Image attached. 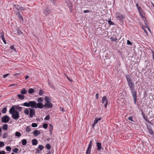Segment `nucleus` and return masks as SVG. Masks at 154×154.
<instances>
[{"instance_id": "8", "label": "nucleus", "mask_w": 154, "mask_h": 154, "mask_svg": "<svg viewBox=\"0 0 154 154\" xmlns=\"http://www.w3.org/2000/svg\"><path fill=\"white\" fill-rule=\"evenodd\" d=\"M116 17L118 19V20L120 21H122L124 18H125L124 17L122 14L119 13H116Z\"/></svg>"}, {"instance_id": "21", "label": "nucleus", "mask_w": 154, "mask_h": 154, "mask_svg": "<svg viewBox=\"0 0 154 154\" xmlns=\"http://www.w3.org/2000/svg\"><path fill=\"white\" fill-rule=\"evenodd\" d=\"M27 91L25 88L23 89L20 91L21 93L22 94H26L27 93Z\"/></svg>"}, {"instance_id": "18", "label": "nucleus", "mask_w": 154, "mask_h": 154, "mask_svg": "<svg viewBox=\"0 0 154 154\" xmlns=\"http://www.w3.org/2000/svg\"><path fill=\"white\" fill-rule=\"evenodd\" d=\"M2 129L5 130H7L8 128V125L6 124H4L2 126Z\"/></svg>"}, {"instance_id": "10", "label": "nucleus", "mask_w": 154, "mask_h": 154, "mask_svg": "<svg viewBox=\"0 0 154 154\" xmlns=\"http://www.w3.org/2000/svg\"><path fill=\"white\" fill-rule=\"evenodd\" d=\"M43 107L46 108H50L53 107V105L50 102L46 103L44 105L43 104Z\"/></svg>"}, {"instance_id": "16", "label": "nucleus", "mask_w": 154, "mask_h": 154, "mask_svg": "<svg viewBox=\"0 0 154 154\" xmlns=\"http://www.w3.org/2000/svg\"><path fill=\"white\" fill-rule=\"evenodd\" d=\"M32 144L33 145H36L38 143L37 140L36 139H34L32 140Z\"/></svg>"}, {"instance_id": "41", "label": "nucleus", "mask_w": 154, "mask_h": 154, "mask_svg": "<svg viewBox=\"0 0 154 154\" xmlns=\"http://www.w3.org/2000/svg\"><path fill=\"white\" fill-rule=\"evenodd\" d=\"M0 36L1 38H2V37H4V33L3 31H2V32H1L0 33Z\"/></svg>"}, {"instance_id": "25", "label": "nucleus", "mask_w": 154, "mask_h": 154, "mask_svg": "<svg viewBox=\"0 0 154 154\" xmlns=\"http://www.w3.org/2000/svg\"><path fill=\"white\" fill-rule=\"evenodd\" d=\"M34 92V90L32 88H30L28 91V93L30 94H32Z\"/></svg>"}, {"instance_id": "53", "label": "nucleus", "mask_w": 154, "mask_h": 154, "mask_svg": "<svg viewBox=\"0 0 154 154\" xmlns=\"http://www.w3.org/2000/svg\"><path fill=\"white\" fill-rule=\"evenodd\" d=\"M90 11L88 10H86L84 11L83 12L84 13H89V12Z\"/></svg>"}, {"instance_id": "31", "label": "nucleus", "mask_w": 154, "mask_h": 154, "mask_svg": "<svg viewBox=\"0 0 154 154\" xmlns=\"http://www.w3.org/2000/svg\"><path fill=\"white\" fill-rule=\"evenodd\" d=\"M38 148L39 149L40 151H41L43 149L44 147L42 145H40L38 146Z\"/></svg>"}, {"instance_id": "64", "label": "nucleus", "mask_w": 154, "mask_h": 154, "mask_svg": "<svg viewBox=\"0 0 154 154\" xmlns=\"http://www.w3.org/2000/svg\"><path fill=\"white\" fill-rule=\"evenodd\" d=\"M67 78L70 81V79L68 77H67Z\"/></svg>"}, {"instance_id": "11", "label": "nucleus", "mask_w": 154, "mask_h": 154, "mask_svg": "<svg viewBox=\"0 0 154 154\" xmlns=\"http://www.w3.org/2000/svg\"><path fill=\"white\" fill-rule=\"evenodd\" d=\"M147 128L149 131V134L152 135L154 134V132L153 131L152 128L150 126H147Z\"/></svg>"}, {"instance_id": "13", "label": "nucleus", "mask_w": 154, "mask_h": 154, "mask_svg": "<svg viewBox=\"0 0 154 154\" xmlns=\"http://www.w3.org/2000/svg\"><path fill=\"white\" fill-rule=\"evenodd\" d=\"M33 133L34 135L36 137L39 134L41 133V132L38 130H36L34 131Z\"/></svg>"}, {"instance_id": "24", "label": "nucleus", "mask_w": 154, "mask_h": 154, "mask_svg": "<svg viewBox=\"0 0 154 154\" xmlns=\"http://www.w3.org/2000/svg\"><path fill=\"white\" fill-rule=\"evenodd\" d=\"M43 100V97H40L38 98L37 99V101L38 102V103H42V102Z\"/></svg>"}, {"instance_id": "52", "label": "nucleus", "mask_w": 154, "mask_h": 154, "mask_svg": "<svg viewBox=\"0 0 154 154\" xmlns=\"http://www.w3.org/2000/svg\"><path fill=\"white\" fill-rule=\"evenodd\" d=\"M0 154H5V152L4 151H0Z\"/></svg>"}, {"instance_id": "6", "label": "nucleus", "mask_w": 154, "mask_h": 154, "mask_svg": "<svg viewBox=\"0 0 154 154\" xmlns=\"http://www.w3.org/2000/svg\"><path fill=\"white\" fill-rule=\"evenodd\" d=\"M29 109L30 110L29 116L30 118H32L35 114V110L31 108H29Z\"/></svg>"}, {"instance_id": "22", "label": "nucleus", "mask_w": 154, "mask_h": 154, "mask_svg": "<svg viewBox=\"0 0 154 154\" xmlns=\"http://www.w3.org/2000/svg\"><path fill=\"white\" fill-rule=\"evenodd\" d=\"M15 106V109H16L17 110L19 111H20L21 110V109H22V107L20 106Z\"/></svg>"}, {"instance_id": "17", "label": "nucleus", "mask_w": 154, "mask_h": 154, "mask_svg": "<svg viewBox=\"0 0 154 154\" xmlns=\"http://www.w3.org/2000/svg\"><path fill=\"white\" fill-rule=\"evenodd\" d=\"M17 96L18 97V98L20 100H22L24 99V97L23 95L22 94H18Z\"/></svg>"}, {"instance_id": "57", "label": "nucleus", "mask_w": 154, "mask_h": 154, "mask_svg": "<svg viewBox=\"0 0 154 154\" xmlns=\"http://www.w3.org/2000/svg\"><path fill=\"white\" fill-rule=\"evenodd\" d=\"M16 85V84H13L12 85H11L10 86H15Z\"/></svg>"}, {"instance_id": "23", "label": "nucleus", "mask_w": 154, "mask_h": 154, "mask_svg": "<svg viewBox=\"0 0 154 154\" xmlns=\"http://www.w3.org/2000/svg\"><path fill=\"white\" fill-rule=\"evenodd\" d=\"M22 143L23 145H25L27 143V140L25 139H23L21 140Z\"/></svg>"}, {"instance_id": "29", "label": "nucleus", "mask_w": 154, "mask_h": 154, "mask_svg": "<svg viewBox=\"0 0 154 154\" xmlns=\"http://www.w3.org/2000/svg\"><path fill=\"white\" fill-rule=\"evenodd\" d=\"M8 134L7 132H6L4 134L3 136V138H5L8 137Z\"/></svg>"}, {"instance_id": "49", "label": "nucleus", "mask_w": 154, "mask_h": 154, "mask_svg": "<svg viewBox=\"0 0 154 154\" xmlns=\"http://www.w3.org/2000/svg\"><path fill=\"white\" fill-rule=\"evenodd\" d=\"M137 9H138V10L140 13V14H141V7H138V8H137Z\"/></svg>"}, {"instance_id": "36", "label": "nucleus", "mask_w": 154, "mask_h": 154, "mask_svg": "<svg viewBox=\"0 0 154 154\" xmlns=\"http://www.w3.org/2000/svg\"><path fill=\"white\" fill-rule=\"evenodd\" d=\"M91 149H87L86 152V154H90L91 153Z\"/></svg>"}, {"instance_id": "42", "label": "nucleus", "mask_w": 154, "mask_h": 154, "mask_svg": "<svg viewBox=\"0 0 154 154\" xmlns=\"http://www.w3.org/2000/svg\"><path fill=\"white\" fill-rule=\"evenodd\" d=\"M43 94V91L42 90H40L39 92V95H42Z\"/></svg>"}, {"instance_id": "48", "label": "nucleus", "mask_w": 154, "mask_h": 154, "mask_svg": "<svg viewBox=\"0 0 154 154\" xmlns=\"http://www.w3.org/2000/svg\"><path fill=\"white\" fill-rule=\"evenodd\" d=\"M110 39L112 40L113 41H116L117 38H113L112 37H111Z\"/></svg>"}, {"instance_id": "38", "label": "nucleus", "mask_w": 154, "mask_h": 154, "mask_svg": "<svg viewBox=\"0 0 154 154\" xmlns=\"http://www.w3.org/2000/svg\"><path fill=\"white\" fill-rule=\"evenodd\" d=\"M5 145L4 143L3 142L0 141V147H2Z\"/></svg>"}, {"instance_id": "15", "label": "nucleus", "mask_w": 154, "mask_h": 154, "mask_svg": "<svg viewBox=\"0 0 154 154\" xmlns=\"http://www.w3.org/2000/svg\"><path fill=\"white\" fill-rule=\"evenodd\" d=\"M20 105L22 106L29 107V101L28 102L24 103L23 104H21Z\"/></svg>"}, {"instance_id": "50", "label": "nucleus", "mask_w": 154, "mask_h": 154, "mask_svg": "<svg viewBox=\"0 0 154 154\" xmlns=\"http://www.w3.org/2000/svg\"><path fill=\"white\" fill-rule=\"evenodd\" d=\"M9 73H7V74L4 75H3V77L4 78H6L9 75Z\"/></svg>"}, {"instance_id": "43", "label": "nucleus", "mask_w": 154, "mask_h": 154, "mask_svg": "<svg viewBox=\"0 0 154 154\" xmlns=\"http://www.w3.org/2000/svg\"><path fill=\"white\" fill-rule=\"evenodd\" d=\"M50 119V116L47 115L46 116L45 118V120H48Z\"/></svg>"}, {"instance_id": "61", "label": "nucleus", "mask_w": 154, "mask_h": 154, "mask_svg": "<svg viewBox=\"0 0 154 154\" xmlns=\"http://www.w3.org/2000/svg\"><path fill=\"white\" fill-rule=\"evenodd\" d=\"M96 124H94V123L92 125V127H93V128L94 127L95 125Z\"/></svg>"}, {"instance_id": "20", "label": "nucleus", "mask_w": 154, "mask_h": 154, "mask_svg": "<svg viewBox=\"0 0 154 154\" xmlns=\"http://www.w3.org/2000/svg\"><path fill=\"white\" fill-rule=\"evenodd\" d=\"M101 119V118H95L94 122V124H96L97 123L98 121L100 120Z\"/></svg>"}, {"instance_id": "28", "label": "nucleus", "mask_w": 154, "mask_h": 154, "mask_svg": "<svg viewBox=\"0 0 154 154\" xmlns=\"http://www.w3.org/2000/svg\"><path fill=\"white\" fill-rule=\"evenodd\" d=\"M15 135L16 136L18 137H20L21 136V133L19 132H16Z\"/></svg>"}, {"instance_id": "3", "label": "nucleus", "mask_w": 154, "mask_h": 154, "mask_svg": "<svg viewBox=\"0 0 154 154\" xmlns=\"http://www.w3.org/2000/svg\"><path fill=\"white\" fill-rule=\"evenodd\" d=\"M29 107L33 108H39L42 109L43 108V104L42 103H37L34 101H29Z\"/></svg>"}, {"instance_id": "14", "label": "nucleus", "mask_w": 154, "mask_h": 154, "mask_svg": "<svg viewBox=\"0 0 154 154\" xmlns=\"http://www.w3.org/2000/svg\"><path fill=\"white\" fill-rule=\"evenodd\" d=\"M17 15H18V17L19 19L21 20L22 21H23V18L20 14V13L19 12H18L17 13Z\"/></svg>"}, {"instance_id": "45", "label": "nucleus", "mask_w": 154, "mask_h": 154, "mask_svg": "<svg viewBox=\"0 0 154 154\" xmlns=\"http://www.w3.org/2000/svg\"><path fill=\"white\" fill-rule=\"evenodd\" d=\"M127 44L128 45H131L132 44V43L129 40H128L127 41Z\"/></svg>"}, {"instance_id": "26", "label": "nucleus", "mask_w": 154, "mask_h": 154, "mask_svg": "<svg viewBox=\"0 0 154 154\" xmlns=\"http://www.w3.org/2000/svg\"><path fill=\"white\" fill-rule=\"evenodd\" d=\"M24 113L26 115H28L29 114V109H28L27 108H26L24 110Z\"/></svg>"}, {"instance_id": "5", "label": "nucleus", "mask_w": 154, "mask_h": 154, "mask_svg": "<svg viewBox=\"0 0 154 154\" xmlns=\"http://www.w3.org/2000/svg\"><path fill=\"white\" fill-rule=\"evenodd\" d=\"M10 120V117L8 116L5 115L2 118V122L3 123L8 122Z\"/></svg>"}, {"instance_id": "34", "label": "nucleus", "mask_w": 154, "mask_h": 154, "mask_svg": "<svg viewBox=\"0 0 154 154\" xmlns=\"http://www.w3.org/2000/svg\"><path fill=\"white\" fill-rule=\"evenodd\" d=\"M18 150L19 149L17 148H14L12 150V151L16 153H17Z\"/></svg>"}, {"instance_id": "55", "label": "nucleus", "mask_w": 154, "mask_h": 154, "mask_svg": "<svg viewBox=\"0 0 154 154\" xmlns=\"http://www.w3.org/2000/svg\"><path fill=\"white\" fill-rule=\"evenodd\" d=\"M99 94L98 93L96 94V97L97 99H98V98Z\"/></svg>"}, {"instance_id": "4", "label": "nucleus", "mask_w": 154, "mask_h": 154, "mask_svg": "<svg viewBox=\"0 0 154 154\" xmlns=\"http://www.w3.org/2000/svg\"><path fill=\"white\" fill-rule=\"evenodd\" d=\"M51 9L48 7L45 9L43 11V14L46 16H47L48 14L51 13Z\"/></svg>"}, {"instance_id": "7", "label": "nucleus", "mask_w": 154, "mask_h": 154, "mask_svg": "<svg viewBox=\"0 0 154 154\" xmlns=\"http://www.w3.org/2000/svg\"><path fill=\"white\" fill-rule=\"evenodd\" d=\"M102 103L104 104V106L105 108L107 107L108 104V100L107 99L106 96H104L102 99Z\"/></svg>"}, {"instance_id": "51", "label": "nucleus", "mask_w": 154, "mask_h": 154, "mask_svg": "<svg viewBox=\"0 0 154 154\" xmlns=\"http://www.w3.org/2000/svg\"><path fill=\"white\" fill-rule=\"evenodd\" d=\"M128 119L129 120H130V121H133V116H130L128 118Z\"/></svg>"}, {"instance_id": "33", "label": "nucleus", "mask_w": 154, "mask_h": 154, "mask_svg": "<svg viewBox=\"0 0 154 154\" xmlns=\"http://www.w3.org/2000/svg\"><path fill=\"white\" fill-rule=\"evenodd\" d=\"M7 111V108L6 107H5L3 108V109L2 110V113H6V111Z\"/></svg>"}, {"instance_id": "27", "label": "nucleus", "mask_w": 154, "mask_h": 154, "mask_svg": "<svg viewBox=\"0 0 154 154\" xmlns=\"http://www.w3.org/2000/svg\"><path fill=\"white\" fill-rule=\"evenodd\" d=\"M92 141L91 140L90 142V143H89V144H88V146L87 149H91V146H92Z\"/></svg>"}, {"instance_id": "30", "label": "nucleus", "mask_w": 154, "mask_h": 154, "mask_svg": "<svg viewBox=\"0 0 154 154\" xmlns=\"http://www.w3.org/2000/svg\"><path fill=\"white\" fill-rule=\"evenodd\" d=\"M46 148L48 150L51 149V146L49 144H47L45 146Z\"/></svg>"}, {"instance_id": "35", "label": "nucleus", "mask_w": 154, "mask_h": 154, "mask_svg": "<svg viewBox=\"0 0 154 154\" xmlns=\"http://www.w3.org/2000/svg\"><path fill=\"white\" fill-rule=\"evenodd\" d=\"M11 149V147L9 146H7L6 148V150L8 151H10Z\"/></svg>"}, {"instance_id": "40", "label": "nucleus", "mask_w": 154, "mask_h": 154, "mask_svg": "<svg viewBox=\"0 0 154 154\" xmlns=\"http://www.w3.org/2000/svg\"><path fill=\"white\" fill-rule=\"evenodd\" d=\"M43 127L45 129H46L48 127V124H44L43 125Z\"/></svg>"}, {"instance_id": "59", "label": "nucleus", "mask_w": 154, "mask_h": 154, "mask_svg": "<svg viewBox=\"0 0 154 154\" xmlns=\"http://www.w3.org/2000/svg\"><path fill=\"white\" fill-rule=\"evenodd\" d=\"M136 7H137V8H138V7H140V6H139V5H138V3H137L136 4Z\"/></svg>"}, {"instance_id": "63", "label": "nucleus", "mask_w": 154, "mask_h": 154, "mask_svg": "<svg viewBox=\"0 0 154 154\" xmlns=\"http://www.w3.org/2000/svg\"><path fill=\"white\" fill-rule=\"evenodd\" d=\"M2 131V129L1 128H0V137H1V132Z\"/></svg>"}, {"instance_id": "62", "label": "nucleus", "mask_w": 154, "mask_h": 154, "mask_svg": "<svg viewBox=\"0 0 154 154\" xmlns=\"http://www.w3.org/2000/svg\"><path fill=\"white\" fill-rule=\"evenodd\" d=\"M29 77V76L28 75H26L25 76V79H27Z\"/></svg>"}, {"instance_id": "9", "label": "nucleus", "mask_w": 154, "mask_h": 154, "mask_svg": "<svg viewBox=\"0 0 154 154\" xmlns=\"http://www.w3.org/2000/svg\"><path fill=\"white\" fill-rule=\"evenodd\" d=\"M14 8L16 9L17 11H22L24 10L25 9L24 7L21 6H19V5H14Z\"/></svg>"}, {"instance_id": "56", "label": "nucleus", "mask_w": 154, "mask_h": 154, "mask_svg": "<svg viewBox=\"0 0 154 154\" xmlns=\"http://www.w3.org/2000/svg\"><path fill=\"white\" fill-rule=\"evenodd\" d=\"M19 74H20L19 73H17L16 74H14V76H16V77H17V76H19Z\"/></svg>"}, {"instance_id": "2", "label": "nucleus", "mask_w": 154, "mask_h": 154, "mask_svg": "<svg viewBox=\"0 0 154 154\" xmlns=\"http://www.w3.org/2000/svg\"><path fill=\"white\" fill-rule=\"evenodd\" d=\"M9 113L11 114L12 117L14 119L17 120L20 117L19 113L15 110V106H12L9 111Z\"/></svg>"}, {"instance_id": "47", "label": "nucleus", "mask_w": 154, "mask_h": 154, "mask_svg": "<svg viewBox=\"0 0 154 154\" xmlns=\"http://www.w3.org/2000/svg\"><path fill=\"white\" fill-rule=\"evenodd\" d=\"M10 48L11 49L13 50L14 51H16V48L14 47L13 45H11L10 47Z\"/></svg>"}, {"instance_id": "44", "label": "nucleus", "mask_w": 154, "mask_h": 154, "mask_svg": "<svg viewBox=\"0 0 154 154\" xmlns=\"http://www.w3.org/2000/svg\"><path fill=\"white\" fill-rule=\"evenodd\" d=\"M2 38H1L3 40L4 43L5 44H6V41H5V38H4V37H2Z\"/></svg>"}, {"instance_id": "39", "label": "nucleus", "mask_w": 154, "mask_h": 154, "mask_svg": "<svg viewBox=\"0 0 154 154\" xmlns=\"http://www.w3.org/2000/svg\"><path fill=\"white\" fill-rule=\"evenodd\" d=\"M37 124L35 123H32V127H36L37 126Z\"/></svg>"}, {"instance_id": "37", "label": "nucleus", "mask_w": 154, "mask_h": 154, "mask_svg": "<svg viewBox=\"0 0 154 154\" xmlns=\"http://www.w3.org/2000/svg\"><path fill=\"white\" fill-rule=\"evenodd\" d=\"M31 130V129L29 128V126L26 127V131L27 132H29Z\"/></svg>"}, {"instance_id": "32", "label": "nucleus", "mask_w": 154, "mask_h": 154, "mask_svg": "<svg viewBox=\"0 0 154 154\" xmlns=\"http://www.w3.org/2000/svg\"><path fill=\"white\" fill-rule=\"evenodd\" d=\"M17 35H19L22 34V32L20 30L18 29H17Z\"/></svg>"}, {"instance_id": "46", "label": "nucleus", "mask_w": 154, "mask_h": 154, "mask_svg": "<svg viewBox=\"0 0 154 154\" xmlns=\"http://www.w3.org/2000/svg\"><path fill=\"white\" fill-rule=\"evenodd\" d=\"M108 22L109 24L110 25H113L114 24L110 20H108Z\"/></svg>"}, {"instance_id": "58", "label": "nucleus", "mask_w": 154, "mask_h": 154, "mask_svg": "<svg viewBox=\"0 0 154 154\" xmlns=\"http://www.w3.org/2000/svg\"><path fill=\"white\" fill-rule=\"evenodd\" d=\"M50 126L51 127L50 128H52V129H53V126L52 125H51V124H50Z\"/></svg>"}, {"instance_id": "54", "label": "nucleus", "mask_w": 154, "mask_h": 154, "mask_svg": "<svg viewBox=\"0 0 154 154\" xmlns=\"http://www.w3.org/2000/svg\"><path fill=\"white\" fill-rule=\"evenodd\" d=\"M53 130L52 128H49V131L50 132V134H52V131Z\"/></svg>"}, {"instance_id": "19", "label": "nucleus", "mask_w": 154, "mask_h": 154, "mask_svg": "<svg viewBox=\"0 0 154 154\" xmlns=\"http://www.w3.org/2000/svg\"><path fill=\"white\" fill-rule=\"evenodd\" d=\"M45 100L46 103L50 102L51 101V100L48 97L45 96Z\"/></svg>"}, {"instance_id": "60", "label": "nucleus", "mask_w": 154, "mask_h": 154, "mask_svg": "<svg viewBox=\"0 0 154 154\" xmlns=\"http://www.w3.org/2000/svg\"><path fill=\"white\" fill-rule=\"evenodd\" d=\"M140 14V15L141 16V17H142V18H143V17H144V16H143V15H142V14H141H141Z\"/></svg>"}, {"instance_id": "1", "label": "nucleus", "mask_w": 154, "mask_h": 154, "mask_svg": "<svg viewBox=\"0 0 154 154\" xmlns=\"http://www.w3.org/2000/svg\"><path fill=\"white\" fill-rule=\"evenodd\" d=\"M126 78L128 82V85L130 88L131 93L134 99V104H136L137 101V90L134 89L135 85L129 76L126 75Z\"/></svg>"}, {"instance_id": "12", "label": "nucleus", "mask_w": 154, "mask_h": 154, "mask_svg": "<svg viewBox=\"0 0 154 154\" xmlns=\"http://www.w3.org/2000/svg\"><path fill=\"white\" fill-rule=\"evenodd\" d=\"M96 146H97V150L98 151H100L102 148L101 144L99 142L96 143Z\"/></svg>"}]
</instances>
